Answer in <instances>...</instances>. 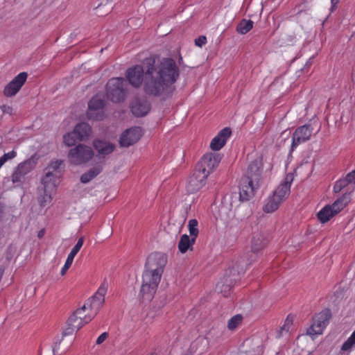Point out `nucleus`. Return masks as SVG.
I'll return each mask as SVG.
<instances>
[{
    "instance_id": "22",
    "label": "nucleus",
    "mask_w": 355,
    "mask_h": 355,
    "mask_svg": "<svg viewBox=\"0 0 355 355\" xmlns=\"http://www.w3.org/2000/svg\"><path fill=\"white\" fill-rule=\"evenodd\" d=\"M196 240L187 234L181 236L178 243V250L182 254L186 253L189 250H192Z\"/></svg>"
},
{
    "instance_id": "15",
    "label": "nucleus",
    "mask_w": 355,
    "mask_h": 355,
    "mask_svg": "<svg viewBox=\"0 0 355 355\" xmlns=\"http://www.w3.org/2000/svg\"><path fill=\"white\" fill-rule=\"evenodd\" d=\"M207 178L208 176L196 169L187 184V191L189 193L198 191L205 185Z\"/></svg>"
},
{
    "instance_id": "41",
    "label": "nucleus",
    "mask_w": 355,
    "mask_h": 355,
    "mask_svg": "<svg viewBox=\"0 0 355 355\" xmlns=\"http://www.w3.org/2000/svg\"><path fill=\"white\" fill-rule=\"evenodd\" d=\"M207 42V38L205 36H200L195 40V44L196 46L201 47Z\"/></svg>"
},
{
    "instance_id": "14",
    "label": "nucleus",
    "mask_w": 355,
    "mask_h": 355,
    "mask_svg": "<svg viewBox=\"0 0 355 355\" xmlns=\"http://www.w3.org/2000/svg\"><path fill=\"white\" fill-rule=\"evenodd\" d=\"M142 130L134 127L124 131L120 137L119 144L123 147H128L137 142L142 136Z\"/></svg>"
},
{
    "instance_id": "9",
    "label": "nucleus",
    "mask_w": 355,
    "mask_h": 355,
    "mask_svg": "<svg viewBox=\"0 0 355 355\" xmlns=\"http://www.w3.org/2000/svg\"><path fill=\"white\" fill-rule=\"evenodd\" d=\"M331 316L329 310H324L316 314L313 318V323L307 329V334L311 336L322 334L327 326Z\"/></svg>"
},
{
    "instance_id": "47",
    "label": "nucleus",
    "mask_w": 355,
    "mask_h": 355,
    "mask_svg": "<svg viewBox=\"0 0 355 355\" xmlns=\"http://www.w3.org/2000/svg\"><path fill=\"white\" fill-rule=\"evenodd\" d=\"M2 212V208L0 206V214Z\"/></svg>"
},
{
    "instance_id": "39",
    "label": "nucleus",
    "mask_w": 355,
    "mask_h": 355,
    "mask_svg": "<svg viewBox=\"0 0 355 355\" xmlns=\"http://www.w3.org/2000/svg\"><path fill=\"white\" fill-rule=\"evenodd\" d=\"M108 338V333H102L96 339V344L99 345H101Z\"/></svg>"
},
{
    "instance_id": "2",
    "label": "nucleus",
    "mask_w": 355,
    "mask_h": 355,
    "mask_svg": "<svg viewBox=\"0 0 355 355\" xmlns=\"http://www.w3.org/2000/svg\"><path fill=\"white\" fill-rule=\"evenodd\" d=\"M107 288V282L104 281L94 295L87 300L85 304L69 317L68 322L73 329H80L96 315L104 304Z\"/></svg>"
},
{
    "instance_id": "34",
    "label": "nucleus",
    "mask_w": 355,
    "mask_h": 355,
    "mask_svg": "<svg viewBox=\"0 0 355 355\" xmlns=\"http://www.w3.org/2000/svg\"><path fill=\"white\" fill-rule=\"evenodd\" d=\"M355 347V329L347 338V340L343 344L341 350L344 352H350Z\"/></svg>"
},
{
    "instance_id": "26",
    "label": "nucleus",
    "mask_w": 355,
    "mask_h": 355,
    "mask_svg": "<svg viewBox=\"0 0 355 355\" xmlns=\"http://www.w3.org/2000/svg\"><path fill=\"white\" fill-rule=\"evenodd\" d=\"M349 201V198L346 194H344L335 200L334 203L329 204V206L331 207V209L336 215L347 205Z\"/></svg>"
},
{
    "instance_id": "27",
    "label": "nucleus",
    "mask_w": 355,
    "mask_h": 355,
    "mask_svg": "<svg viewBox=\"0 0 355 355\" xmlns=\"http://www.w3.org/2000/svg\"><path fill=\"white\" fill-rule=\"evenodd\" d=\"M264 246V236L261 232H254L252 238V250L256 252Z\"/></svg>"
},
{
    "instance_id": "33",
    "label": "nucleus",
    "mask_w": 355,
    "mask_h": 355,
    "mask_svg": "<svg viewBox=\"0 0 355 355\" xmlns=\"http://www.w3.org/2000/svg\"><path fill=\"white\" fill-rule=\"evenodd\" d=\"M293 324V317L288 315L284 321V324L279 331V336H283L284 334L288 333L291 329Z\"/></svg>"
},
{
    "instance_id": "6",
    "label": "nucleus",
    "mask_w": 355,
    "mask_h": 355,
    "mask_svg": "<svg viewBox=\"0 0 355 355\" xmlns=\"http://www.w3.org/2000/svg\"><path fill=\"white\" fill-rule=\"evenodd\" d=\"M125 80L123 78L110 79L107 83V96L113 102H119L125 95Z\"/></svg>"
},
{
    "instance_id": "46",
    "label": "nucleus",
    "mask_w": 355,
    "mask_h": 355,
    "mask_svg": "<svg viewBox=\"0 0 355 355\" xmlns=\"http://www.w3.org/2000/svg\"><path fill=\"white\" fill-rule=\"evenodd\" d=\"M243 269H241V270H238V273H240L241 272H243Z\"/></svg>"
},
{
    "instance_id": "29",
    "label": "nucleus",
    "mask_w": 355,
    "mask_h": 355,
    "mask_svg": "<svg viewBox=\"0 0 355 355\" xmlns=\"http://www.w3.org/2000/svg\"><path fill=\"white\" fill-rule=\"evenodd\" d=\"M253 27V21L251 20L243 19L238 24L236 31L241 35H245L249 32Z\"/></svg>"
},
{
    "instance_id": "35",
    "label": "nucleus",
    "mask_w": 355,
    "mask_h": 355,
    "mask_svg": "<svg viewBox=\"0 0 355 355\" xmlns=\"http://www.w3.org/2000/svg\"><path fill=\"white\" fill-rule=\"evenodd\" d=\"M77 140H78V136L74 131L68 132L63 136V141L67 146H73Z\"/></svg>"
},
{
    "instance_id": "30",
    "label": "nucleus",
    "mask_w": 355,
    "mask_h": 355,
    "mask_svg": "<svg viewBox=\"0 0 355 355\" xmlns=\"http://www.w3.org/2000/svg\"><path fill=\"white\" fill-rule=\"evenodd\" d=\"M243 319L241 314L234 315L227 322V329L230 331H234L242 323Z\"/></svg>"
},
{
    "instance_id": "21",
    "label": "nucleus",
    "mask_w": 355,
    "mask_h": 355,
    "mask_svg": "<svg viewBox=\"0 0 355 355\" xmlns=\"http://www.w3.org/2000/svg\"><path fill=\"white\" fill-rule=\"evenodd\" d=\"M93 145L98 153L103 156L110 154L115 148L114 144L98 139L94 140Z\"/></svg>"
},
{
    "instance_id": "17",
    "label": "nucleus",
    "mask_w": 355,
    "mask_h": 355,
    "mask_svg": "<svg viewBox=\"0 0 355 355\" xmlns=\"http://www.w3.org/2000/svg\"><path fill=\"white\" fill-rule=\"evenodd\" d=\"M231 135V129L224 128L211 139L209 144L210 148L215 151L220 150L225 145Z\"/></svg>"
},
{
    "instance_id": "7",
    "label": "nucleus",
    "mask_w": 355,
    "mask_h": 355,
    "mask_svg": "<svg viewBox=\"0 0 355 355\" xmlns=\"http://www.w3.org/2000/svg\"><path fill=\"white\" fill-rule=\"evenodd\" d=\"M93 155L91 147L79 144L69 150L68 158L73 164L80 165L90 160Z\"/></svg>"
},
{
    "instance_id": "42",
    "label": "nucleus",
    "mask_w": 355,
    "mask_h": 355,
    "mask_svg": "<svg viewBox=\"0 0 355 355\" xmlns=\"http://www.w3.org/2000/svg\"><path fill=\"white\" fill-rule=\"evenodd\" d=\"M72 262L68 261L66 259V261L64 263V265L63 266V267L62 268L61 270H60V274L62 275H64L66 274L67 271L68 270V269L71 267V266L72 265Z\"/></svg>"
},
{
    "instance_id": "37",
    "label": "nucleus",
    "mask_w": 355,
    "mask_h": 355,
    "mask_svg": "<svg viewBox=\"0 0 355 355\" xmlns=\"http://www.w3.org/2000/svg\"><path fill=\"white\" fill-rule=\"evenodd\" d=\"M83 243H84V239L83 237L80 238L76 244L74 245V247L71 249L72 251H73L74 252H76V254L78 253V252L80 251V248H82L83 245Z\"/></svg>"
},
{
    "instance_id": "43",
    "label": "nucleus",
    "mask_w": 355,
    "mask_h": 355,
    "mask_svg": "<svg viewBox=\"0 0 355 355\" xmlns=\"http://www.w3.org/2000/svg\"><path fill=\"white\" fill-rule=\"evenodd\" d=\"M76 254H77L76 252H74L73 251L71 250V252H69V254L67 256V260H68V261H69L73 263L74 257H76Z\"/></svg>"
},
{
    "instance_id": "44",
    "label": "nucleus",
    "mask_w": 355,
    "mask_h": 355,
    "mask_svg": "<svg viewBox=\"0 0 355 355\" xmlns=\"http://www.w3.org/2000/svg\"><path fill=\"white\" fill-rule=\"evenodd\" d=\"M76 254H77L76 252H74L73 251L71 250V252H69V254L67 256V260H68V261H69L73 263L74 257H76Z\"/></svg>"
},
{
    "instance_id": "32",
    "label": "nucleus",
    "mask_w": 355,
    "mask_h": 355,
    "mask_svg": "<svg viewBox=\"0 0 355 355\" xmlns=\"http://www.w3.org/2000/svg\"><path fill=\"white\" fill-rule=\"evenodd\" d=\"M55 189H44V193L42 196L39 198V203L40 205L42 207H44L49 205L51 204L53 197L52 194L51 193V191H54Z\"/></svg>"
},
{
    "instance_id": "24",
    "label": "nucleus",
    "mask_w": 355,
    "mask_h": 355,
    "mask_svg": "<svg viewBox=\"0 0 355 355\" xmlns=\"http://www.w3.org/2000/svg\"><path fill=\"white\" fill-rule=\"evenodd\" d=\"M103 170L102 164H98L91 168L87 172L84 173L80 176V182L83 184H87L91 180L94 179Z\"/></svg>"
},
{
    "instance_id": "3",
    "label": "nucleus",
    "mask_w": 355,
    "mask_h": 355,
    "mask_svg": "<svg viewBox=\"0 0 355 355\" xmlns=\"http://www.w3.org/2000/svg\"><path fill=\"white\" fill-rule=\"evenodd\" d=\"M294 180V173H288L272 193L265 200L263 211L271 214L277 211L281 205L288 199L291 193V187Z\"/></svg>"
},
{
    "instance_id": "1",
    "label": "nucleus",
    "mask_w": 355,
    "mask_h": 355,
    "mask_svg": "<svg viewBox=\"0 0 355 355\" xmlns=\"http://www.w3.org/2000/svg\"><path fill=\"white\" fill-rule=\"evenodd\" d=\"M179 77V69L171 58H164L155 67L149 68L146 73L144 90L154 96L169 94Z\"/></svg>"
},
{
    "instance_id": "11",
    "label": "nucleus",
    "mask_w": 355,
    "mask_h": 355,
    "mask_svg": "<svg viewBox=\"0 0 355 355\" xmlns=\"http://www.w3.org/2000/svg\"><path fill=\"white\" fill-rule=\"evenodd\" d=\"M166 263L167 257L164 254L153 253L147 259L146 269L162 275Z\"/></svg>"
},
{
    "instance_id": "16",
    "label": "nucleus",
    "mask_w": 355,
    "mask_h": 355,
    "mask_svg": "<svg viewBox=\"0 0 355 355\" xmlns=\"http://www.w3.org/2000/svg\"><path fill=\"white\" fill-rule=\"evenodd\" d=\"M312 135V128L309 125H302L297 128L293 133L291 144L293 151L299 144L310 139Z\"/></svg>"
},
{
    "instance_id": "31",
    "label": "nucleus",
    "mask_w": 355,
    "mask_h": 355,
    "mask_svg": "<svg viewBox=\"0 0 355 355\" xmlns=\"http://www.w3.org/2000/svg\"><path fill=\"white\" fill-rule=\"evenodd\" d=\"M198 222L196 219H191L188 222V229L190 234V237L196 239L199 230H198Z\"/></svg>"
},
{
    "instance_id": "45",
    "label": "nucleus",
    "mask_w": 355,
    "mask_h": 355,
    "mask_svg": "<svg viewBox=\"0 0 355 355\" xmlns=\"http://www.w3.org/2000/svg\"><path fill=\"white\" fill-rule=\"evenodd\" d=\"M339 3V0H331V10L333 11L337 7L338 3Z\"/></svg>"
},
{
    "instance_id": "40",
    "label": "nucleus",
    "mask_w": 355,
    "mask_h": 355,
    "mask_svg": "<svg viewBox=\"0 0 355 355\" xmlns=\"http://www.w3.org/2000/svg\"><path fill=\"white\" fill-rule=\"evenodd\" d=\"M1 110L3 114H12L13 112V109L12 106L8 105H3L0 107Z\"/></svg>"
},
{
    "instance_id": "36",
    "label": "nucleus",
    "mask_w": 355,
    "mask_h": 355,
    "mask_svg": "<svg viewBox=\"0 0 355 355\" xmlns=\"http://www.w3.org/2000/svg\"><path fill=\"white\" fill-rule=\"evenodd\" d=\"M348 182L345 178H343L337 180L334 186L333 190L335 193H339L343 188L348 185Z\"/></svg>"
},
{
    "instance_id": "19",
    "label": "nucleus",
    "mask_w": 355,
    "mask_h": 355,
    "mask_svg": "<svg viewBox=\"0 0 355 355\" xmlns=\"http://www.w3.org/2000/svg\"><path fill=\"white\" fill-rule=\"evenodd\" d=\"M262 171V162L260 159H257L250 163L244 177L259 183Z\"/></svg>"
},
{
    "instance_id": "23",
    "label": "nucleus",
    "mask_w": 355,
    "mask_h": 355,
    "mask_svg": "<svg viewBox=\"0 0 355 355\" xmlns=\"http://www.w3.org/2000/svg\"><path fill=\"white\" fill-rule=\"evenodd\" d=\"M150 110L149 104L146 101H137L131 105L132 114L137 116L146 115Z\"/></svg>"
},
{
    "instance_id": "18",
    "label": "nucleus",
    "mask_w": 355,
    "mask_h": 355,
    "mask_svg": "<svg viewBox=\"0 0 355 355\" xmlns=\"http://www.w3.org/2000/svg\"><path fill=\"white\" fill-rule=\"evenodd\" d=\"M144 74L143 67L140 65H136L127 71L126 78L132 86L138 87L144 80Z\"/></svg>"
},
{
    "instance_id": "20",
    "label": "nucleus",
    "mask_w": 355,
    "mask_h": 355,
    "mask_svg": "<svg viewBox=\"0 0 355 355\" xmlns=\"http://www.w3.org/2000/svg\"><path fill=\"white\" fill-rule=\"evenodd\" d=\"M31 170V166L29 162L20 163L12 175V181L14 184L21 183L26 174Z\"/></svg>"
},
{
    "instance_id": "5",
    "label": "nucleus",
    "mask_w": 355,
    "mask_h": 355,
    "mask_svg": "<svg viewBox=\"0 0 355 355\" xmlns=\"http://www.w3.org/2000/svg\"><path fill=\"white\" fill-rule=\"evenodd\" d=\"M61 160L52 161L45 169V175L42 179V183L45 189H55L58 179L60 177L59 168L62 165Z\"/></svg>"
},
{
    "instance_id": "28",
    "label": "nucleus",
    "mask_w": 355,
    "mask_h": 355,
    "mask_svg": "<svg viewBox=\"0 0 355 355\" xmlns=\"http://www.w3.org/2000/svg\"><path fill=\"white\" fill-rule=\"evenodd\" d=\"M335 215L331 207L327 205L318 211L317 216L320 223H325Z\"/></svg>"
},
{
    "instance_id": "4",
    "label": "nucleus",
    "mask_w": 355,
    "mask_h": 355,
    "mask_svg": "<svg viewBox=\"0 0 355 355\" xmlns=\"http://www.w3.org/2000/svg\"><path fill=\"white\" fill-rule=\"evenodd\" d=\"M162 276L145 269L142 275V284L139 293V297L142 302H149L153 299Z\"/></svg>"
},
{
    "instance_id": "12",
    "label": "nucleus",
    "mask_w": 355,
    "mask_h": 355,
    "mask_svg": "<svg viewBox=\"0 0 355 355\" xmlns=\"http://www.w3.org/2000/svg\"><path fill=\"white\" fill-rule=\"evenodd\" d=\"M28 74L26 72H21L10 81L3 88V93L6 97L15 96L27 80Z\"/></svg>"
},
{
    "instance_id": "38",
    "label": "nucleus",
    "mask_w": 355,
    "mask_h": 355,
    "mask_svg": "<svg viewBox=\"0 0 355 355\" xmlns=\"http://www.w3.org/2000/svg\"><path fill=\"white\" fill-rule=\"evenodd\" d=\"M345 178L348 184H355V169L347 173Z\"/></svg>"
},
{
    "instance_id": "8",
    "label": "nucleus",
    "mask_w": 355,
    "mask_h": 355,
    "mask_svg": "<svg viewBox=\"0 0 355 355\" xmlns=\"http://www.w3.org/2000/svg\"><path fill=\"white\" fill-rule=\"evenodd\" d=\"M105 99L102 94H96L88 103L87 116L89 120L101 121L105 116Z\"/></svg>"
},
{
    "instance_id": "25",
    "label": "nucleus",
    "mask_w": 355,
    "mask_h": 355,
    "mask_svg": "<svg viewBox=\"0 0 355 355\" xmlns=\"http://www.w3.org/2000/svg\"><path fill=\"white\" fill-rule=\"evenodd\" d=\"M73 131L78 136L79 141L87 139L92 132L91 127L86 123H81L78 124Z\"/></svg>"
},
{
    "instance_id": "13",
    "label": "nucleus",
    "mask_w": 355,
    "mask_h": 355,
    "mask_svg": "<svg viewBox=\"0 0 355 355\" xmlns=\"http://www.w3.org/2000/svg\"><path fill=\"white\" fill-rule=\"evenodd\" d=\"M258 187L259 183L243 176L239 186L240 200L242 201L249 200L254 196Z\"/></svg>"
},
{
    "instance_id": "10",
    "label": "nucleus",
    "mask_w": 355,
    "mask_h": 355,
    "mask_svg": "<svg viewBox=\"0 0 355 355\" xmlns=\"http://www.w3.org/2000/svg\"><path fill=\"white\" fill-rule=\"evenodd\" d=\"M220 160L221 157L220 154L208 153L200 159L196 169L209 176L218 167Z\"/></svg>"
}]
</instances>
